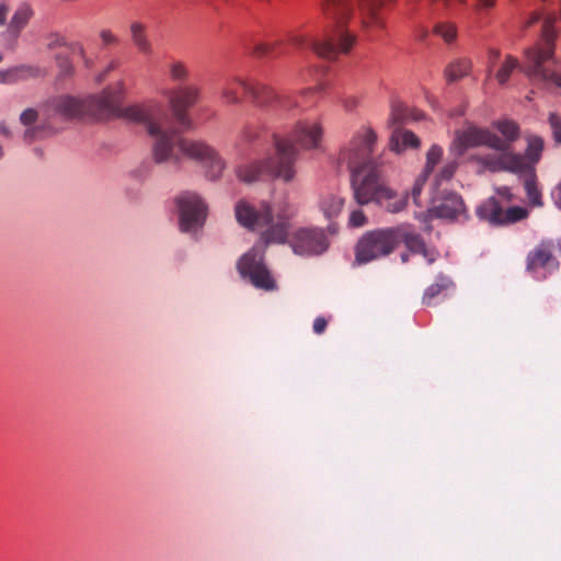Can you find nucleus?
Instances as JSON below:
<instances>
[{
    "instance_id": "f257e3e1",
    "label": "nucleus",
    "mask_w": 561,
    "mask_h": 561,
    "mask_svg": "<svg viewBox=\"0 0 561 561\" xmlns=\"http://www.w3.org/2000/svg\"><path fill=\"white\" fill-rule=\"evenodd\" d=\"M234 213L241 226L260 232L262 245H253L237 264L240 275L248 278L255 288L266 291L277 289L276 280L264 263V250L270 244L288 242L294 253L302 256L319 255L329 248V240L321 228L301 227L289 234L297 207L286 199L272 204L262 202L259 207L240 201Z\"/></svg>"
},
{
    "instance_id": "f03ea898",
    "label": "nucleus",
    "mask_w": 561,
    "mask_h": 561,
    "mask_svg": "<svg viewBox=\"0 0 561 561\" xmlns=\"http://www.w3.org/2000/svg\"><path fill=\"white\" fill-rule=\"evenodd\" d=\"M163 96L168 100L173 119L159 104L128 106L121 114L133 122L145 124L147 133L153 138L152 159L156 163L179 164L185 157L205 167L210 180L219 179L226 164L217 151L203 141L183 138L173 126L174 121L180 129L190 128L187 110L199 101V87L176 85L164 90Z\"/></svg>"
},
{
    "instance_id": "7ed1b4c3",
    "label": "nucleus",
    "mask_w": 561,
    "mask_h": 561,
    "mask_svg": "<svg viewBox=\"0 0 561 561\" xmlns=\"http://www.w3.org/2000/svg\"><path fill=\"white\" fill-rule=\"evenodd\" d=\"M392 0H327L323 12L328 20L323 41L307 39L296 35L291 43L309 46L319 57L333 60L339 54H347L353 47L355 31L360 27L367 35L374 30L383 28L381 9Z\"/></svg>"
},
{
    "instance_id": "20e7f679",
    "label": "nucleus",
    "mask_w": 561,
    "mask_h": 561,
    "mask_svg": "<svg viewBox=\"0 0 561 561\" xmlns=\"http://www.w3.org/2000/svg\"><path fill=\"white\" fill-rule=\"evenodd\" d=\"M376 141V133L370 127L363 126L339 154V164L346 165L351 172L354 198L359 205H382L383 201L394 197V191L385 183L380 165L373 158Z\"/></svg>"
},
{
    "instance_id": "39448f33",
    "label": "nucleus",
    "mask_w": 561,
    "mask_h": 561,
    "mask_svg": "<svg viewBox=\"0 0 561 561\" xmlns=\"http://www.w3.org/2000/svg\"><path fill=\"white\" fill-rule=\"evenodd\" d=\"M323 135L320 122L299 121L286 137L274 136L275 156L240 165L237 176L245 183L263 178H279L289 182L295 176L294 164L297 159L298 144L305 149L318 148Z\"/></svg>"
},
{
    "instance_id": "423d86ee",
    "label": "nucleus",
    "mask_w": 561,
    "mask_h": 561,
    "mask_svg": "<svg viewBox=\"0 0 561 561\" xmlns=\"http://www.w3.org/2000/svg\"><path fill=\"white\" fill-rule=\"evenodd\" d=\"M124 82L106 88L101 94L80 99L69 94L48 99L42 106V115L47 125L79 118L102 119L119 112V102L124 93Z\"/></svg>"
},
{
    "instance_id": "0eeeda50",
    "label": "nucleus",
    "mask_w": 561,
    "mask_h": 561,
    "mask_svg": "<svg viewBox=\"0 0 561 561\" xmlns=\"http://www.w3.org/2000/svg\"><path fill=\"white\" fill-rule=\"evenodd\" d=\"M399 231L394 227L364 233L355 247V262L366 264L389 255L398 247Z\"/></svg>"
},
{
    "instance_id": "6e6552de",
    "label": "nucleus",
    "mask_w": 561,
    "mask_h": 561,
    "mask_svg": "<svg viewBox=\"0 0 561 561\" xmlns=\"http://www.w3.org/2000/svg\"><path fill=\"white\" fill-rule=\"evenodd\" d=\"M546 47L541 50L531 48L526 51V73L542 82H552L561 88V76L556 71L558 60L554 57L553 34L545 30Z\"/></svg>"
},
{
    "instance_id": "1a4fd4ad",
    "label": "nucleus",
    "mask_w": 561,
    "mask_h": 561,
    "mask_svg": "<svg viewBox=\"0 0 561 561\" xmlns=\"http://www.w3.org/2000/svg\"><path fill=\"white\" fill-rule=\"evenodd\" d=\"M175 203L180 216V229L191 232L202 227L206 218V206L201 197L193 192H183Z\"/></svg>"
},
{
    "instance_id": "9d476101",
    "label": "nucleus",
    "mask_w": 561,
    "mask_h": 561,
    "mask_svg": "<svg viewBox=\"0 0 561 561\" xmlns=\"http://www.w3.org/2000/svg\"><path fill=\"white\" fill-rule=\"evenodd\" d=\"M477 215L480 219L491 225L502 226L515 224L527 218L528 210L519 206L503 209L496 198L490 197L477 208Z\"/></svg>"
},
{
    "instance_id": "9b49d317",
    "label": "nucleus",
    "mask_w": 561,
    "mask_h": 561,
    "mask_svg": "<svg viewBox=\"0 0 561 561\" xmlns=\"http://www.w3.org/2000/svg\"><path fill=\"white\" fill-rule=\"evenodd\" d=\"M249 95L257 106L262 107L291 111L299 106L290 95L277 94L272 88L261 82H250Z\"/></svg>"
},
{
    "instance_id": "f8f14e48",
    "label": "nucleus",
    "mask_w": 561,
    "mask_h": 561,
    "mask_svg": "<svg viewBox=\"0 0 561 561\" xmlns=\"http://www.w3.org/2000/svg\"><path fill=\"white\" fill-rule=\"evenodd\" d=\"M553 21H554V19H552V18H547L543 21L542 28H541V38L535 45H533L524 50V64L523 65L519 64L517 58H515L511 55L506 56L505 61L503 62V65L501 66V68L497 70V72L495 75V78L500 84H505L508 81L513 71L516 69H519L520 71H523L530 79V77L525 71V68L527 65L526 51L531 48H538L539 50H541L546 47V41H545V30L546 28H549L551 31V33L553 34V41L556 39L557 33L553 27ZM531 80L540 81L539 79H536V78H531Z\"/></svg>"
},
{
    "instance_id": "ddd939ff",
    "label": "nucleus",
    "mask_w": 561,
    "mask_h": 561,
    "mask_svg": "<svg viewBox=\"0 0 561 561\" xmlns=\"http://www.w3.org/2000/svg\"><path fill=\"white\" fill-rule=\"evenodd\" d=\"M456 140L461 147V151L478 146H488L495 150H505L507 148V141L502 140V138L486 129L477 127H468L462 131H458Z\"/></svg>"
},
{
    "instance_id": "4468645a",
    "label": "nucleus",
    "mask_w": 561,
    "mask_h": 561,
    "mask_svg": "<svg viewBox=\"0 0 561 561\" xmlns=\"http://www.w3.org/2000/svg\"><path fill=\"white\" fill-rule=\"evenodd\" d=\"M499 152L479 158V161L490 171H511L519 173L526 168L525 159L507 150H497Z\"/></svg>"
},
{
    "instance_id": "2eb2a0df",
    "label": "nucleus",
    "mask_w": 561,
    "mask_h": 561,
    "mask_svg": "<svg viewBox=\"0 0 561 561\" xmlns=\"http://www.w3.org/2000/svg\"><path fill=\"white\" fill-rule=\"evenodd\" d=\"M394 230L399 231L398 244L403 242L409 251L423 255L428 264H433L436 261L438 252L435 249H428L420 233L411 231L403 226L394 227Z\"/></svg>"
},
{
    "instance_id": "dca6fc26",
    "label": "nucleus",
    "mask_w": 561,
    "mask_h": 561,
    "mask_svg": "<svg viewBox=\"0 0 561 561\" xmlns=\"http://www.w3.org/2000/svg\"><path fill=\"white\" fill-rule=\"evenodd\" d=\"M432 202V211L439 218L454 219L465 211L463 201L456 193H446L442 196L435 193Z\"/></svg>"
},
{
    "instance_id": "f3484780",
    "label": "nucleus",
    "mask_w": 561,
    "mask_h": 561,
    "mask_svg": "<svg viewBox=\"0 0 561 561\" xmlns=\"http://www.w3.org/2000/svg\"><path fill=\"white\" fill-rule=\"evenodd\" d=\"M559 263L553 256L552 245L548 242L538 244L527 256V270L536 272L538 268L558 267Z\"/></svg>"
},
{
    "instance_id": "a211bd4d",
    "label": "nucleus",
    "mask_w": 561,
    "mask_h": 561,
    "mask_svg": "<svg viewBox=\"0 0 561 561\" xmlns=\"http://www.w3.org/2000/svg\"><path fill=\"white\" fill-rule=\"evenodd\" d=\"M250 82L240 77H232L225 81L221 88V98L227 104H239L242 101L241 92L249 94Z\"/></svg>"
},
{
    "instance_id": "6ab92c4d",
    "label": "nucleus",
    "mask_w": 561,
    "mask_h": 561,
    "mask_svg": "<svg viewBox=\"0 0 561 561\" xmlns=\"http://www.w3.org/2000/svg\"><path fill=\"white\" fill-rule=\"evenodd\" d=\"M130 41L138 53L149 56L153 53V45L149 38L147 25L140 21H134L129 25Z\"/></svg>"
},
{
    "instance_id": "aec40b11",
    "label": "nucleus",
    "mask_w": 561,
    "mask_h": 561,
    "mask_svg": "<svg viewBox=\"0 0 561 561\" xmlns=\"http://www.w3.org/2000/svg\"><path fill=\"white\" fill-rule=\"evenodd\" d=\"M420 146L419 137L410 130L396 129L390 138L389 148L392 151L400 152L407 148H417Z\"/></svg>"
},
{
    "instance_id": "412c9836",
    "label": "nucleus",
    "mask_w": 561,
    "mask_h": 561,
    "mask_svg": "<svg viewBox=\"0 0 561 561\" xmlns=\"http://www.w3.org/2000/svg\"><path fill=\"white\" fill-rule=\"evenodd\" d=\"M319 206L324 217L331 220L341 214L344 198L334 193H327L321 196Z\"/></svg>"
},
{
    "instance_id": "4be33fe9",
    "label": "nucleus",
    "mask_w": 561,
    "mask_h": 561,
    "mask_svg": "<svg viewBox=\"0 0 561 561\" xmlns=\"http://www.w3.org/2000/svg\"><path fill=\"white\" fill-rule=\"evenodd\" d=\"M524 188L528 204L533 207L543 206L542 194L537 184V178L534 170L525 172Z\"/></svg>"
},
{
    "instance_id": "5701e85b",
    "label": "nucleus",
    "mask_w": 561,
    "mask_h": 561,
    "mask_svg": "<svg viewBox=\"0 0 561 561\" xmlns=\"http://www.w3.org/2000/svg\"><path fill=\"white\" fill-rule=\"evenodd\" d=\"M167 69L169 79L172 82L178 83V85L186 84L190 79L191 71L188 65L181 59L172 58L168 62Z\"/></svg>"
},
{
    "instance_id": "b1692460",
    "label": "nucleus",
    "mask_w": 561,
    "mask_h": 561,
    "mask_svg": "<svg viewBox=\"0 0 561 561\" xmlns=\"http://www.w3.org/2000/svg\"><path fill=\"white\" fill-rule=\"evenodd\" d=\"M471 61L467 58H458L451 61L445 69L448 82H454L468 76L471 70Z\"/></svg>"
},
{
    "instance_id": "393cba45",
    "label": "nucleus",
    "mask_w": 561,
    "mask_h": 561,
    "mask_svg": "<svg viewBox=\"0 0 561 561\" xmlns=\"http://www.w3.org/2000/svg\"><path fill=\"white\" fill-rule=\"evenodd\" d=\"M32 16L33 10L28 5H21L11 18L9 31L14 35H19L20 32L27 25Z\"/></svg>"
},
{
    "instance_id": "a878e982",
    "label": "nucleus",
    "mask_w": 561,
    "mask_h": 561,
    "mask_svg": "<svg viewBox=\"0 0 561 561\" xmlns=\"http://www.w3.org/2000/svg\"><path fill=\"white\" fill-rule=\"evenodd\" d=\"M15 77L16 83L28 79H37L46 76V70L34 65H20L11 68V75Z\"/></svg>"
},
{
    "instance_id": "bb28decb",
    "label": "nucleus",
    "mask_w": 561,
    "mask_h": 561,
    "mask_svg": "<svg viewBox=\"0 0 561 561\" xmlns=\"http://www.w3.org/2000/svg\"><path fill=\"white\" fill-rule=\"evenodd\" d=\"M542 149L543 142L540 138H533L529 140L526 153L525 156H522L526 162V168L522 172H529V170H534L531 164L539 161Z\"/></svg>"
},
{
    "instance_id": "cd10ccee",
    "label": "nucleus",
    "mask_w": 561,
    "mask_h": 561,
    "mask_svg": "<svg viewBox=\"0 0 561 561\" xmlns=\"http://www.w3.org/2000/svg\"><path fill=\"white\" fill-rule=\"evenodd\" d=\"M453 285V282L445 275H438L436 282L428 286L424 293L423 301L431 305V301L438 296L443 290H446Z\"/></svg>"
},
{
    "instance_id": "c85d7f7f",
    "label": "nucleus",
    "mask_w": 561,
    "mask_h": 561,
    "mask_svg": "<svg viewBox=\"0 0 561 561\" xmlns=\"http://www.w3.org/2000/svg\"><path fill=\"white\" fill-rule=\"evenodd\" d=\"M42 43L46 50L54 51L68 46L66 36L58 31H48L42 35Z\"/></svg>"
},
{
    "instance_id": "c756f323",
    "label": "nucleus",
    "mask_w": 561,
    "mask_h": 561,
    "mask_svg": "<svg viewBox=\"0 0 561 561\" xmlns=\"http://www.w3.org/2000/svg\"><path fill=\"white\" fill-rule=\"evenodd\" d=\"M56 67L58 69L57 78L64 80L70 78L75 73V67L70 57L62 53H57L54 56Z\"/></svg>"
},
{
    "instance_id": "7c9ffc66",
    "label": "nucleus",
    "mask_w": 561,
    "mask_h": 561,
    "mask_svg": "<svg viewBox=\"0 0 561 561\" xmlns=\"http://www.w3.org/2000/svg\"><path fill=\"white\" fill-rule=\"evenodd\" d=\"M254 54L259 57H277L285 54V50L280 43H260L254 47Z\"/></svg>"
},
{
    "instance_id": "2f4dec72",
    "label": "nucleus",
    "mask_w": 561,
    "mask_h": 561,
    "mask_svg": "<svg viewBox=\"0 0 561 561\" xmlns=\"http://www.w3.org/2000/svg\"><path fill=\"white\" fill-rule=\"evenodd\" d=\"M500 133L505 137L503 140L507 141V150L510 149L511 142L518 138L519 128L511 121L499 122L496 125Z\"/></svg>"
},
{
    "instance_id": "473e14b6",
    "label": "nucleus",
    "mask_w": 561,
    "mask_h": 561,
    "mask_svg": "<svg viewBox=\"0 0 561 561\" xmlns=\"http://www.w3.org/2000/svg\"><path fill=\"white\" fill-rule=\"evenodd\" d=\"M410 117V110L401 102H393L391 105L390 121L394 124L404 123Z\"/></svg>"
},
{
    "instance_id": "72a5a7b5",
    "label": "nucleus",
    "mask_w": 561,
    "mask_h": 561,
    "mask_svg": "<svg viewBox=\"0 0 561 561\" xmlns=\"http://www.w3.org/2000/svg\"><path fill=\"white\" fill-rule=\"evenodd\" d=\"M443 157V148L438 145H433L426 153V163L423 173L430 175L435 165Z\"/></svg>"
},
{
    "instance_id": "f704fd0d",
    "label": "nucleus",
    "mask_w": 561,
    "mask_h": 561,
    "mask_svg": "<svg viewBox=\"0 0 561 561\" xmlns=\"http://www.w3.org/2000/svg\"><path fill=\"white\" fill-rule=\"evenodd\" d=\"M434 32L435 34L440 36L446 43H451L457 36L456 26L447 22L436 24L434 27Z\"/></svg>"
},
{
    "instance_id": "c9c22d12",
    "label": "nucleus",
    "mask_w": 561,
    "mask_h": 561,
    "mask_svg": "<svg viewBox=\"0 0 561 561\" xmlns=\"http://www.w3.org/2000/svg\"><path fill=\"white\" fill-rule=\"evenodd\" d=\"M457 168L458 163L456 160L446 162L439 173L436 175L434 186L436 187L444 181H449L455 174Z\"/></svg>"
},
{
    "instance_id": "e433bc0d",
    "label": "nucleus",
    "mask_w": 561,
    "mask_h": 561,
    "mask_svg": "<svg viewBox=\"0 0 561 561\" xmlns=\"http://www.w3.org/2000/svg\"><path fill=\"white\" fill-rule=\"evenodd\" d=\"M407 198V195L398 196L397 193L394 192V197L389 201H383V204L381 206H385L389 213L396 214L401 211L405 207Z\"/></svg>"
},
{
    "instance_id": "4c0bfd02",
    "label": "nucleus",
    "mask_w": 561,
    "mask_h": 561,
    "mask_svg": "<svg viewBox=\"0 0 561 561\" xmlns=\"http://www.w3.org/2000/svg\"><path fill=\"white\" fill-rule=\"evenodd\" d=\"M427 178L428 175L426 173H421L415 182H414V185L411 190V197L413 199V203L416 205V206H421V201H420V196H421V192L423 190V186L425 185L426 181H427Z\"/></svg>"
},
{
    "instance_id": "58836bf2",
    "label": "nucleus",
    "mask_w": 561,
    "mask_h": 561,
    "mask_svg": "<svg viewBox=\"0 0 561 561\" xmlns=\"http://www.w3.org/2000/svg\"><path fill=\"white\" fill-rule=\"evenodd\" d=\"M548 122L554 141L561 145V117L556 113H550Z\"/></svg>"
},
{
    "instance_id": "ea45409f",
    "label": "nucleus",
    "mask_w": 561,
    "mask_h": 561,
    "mask_svg": "<svg viewBox=\"0 0 561 561\" xmlns=\"http://www.w3.org/2000/svg\"><path fill=\"white\" fill-rule=\"evenodd\" d=\"M121 66V59L119 58H112L108 64L105 66V68L98 75L96 80L99 82H102L110 72L118 69Z\"/></svg>"
},
{
    "instance_id": "a19ab883",
    "label": "nucleus",
    "mask_w": 561,
    "mask_h": 561,
    "mask_svg": "<svg viewBox=\"0 0 561 561\" xmlns=\"http://www.w3.org/2000/svg\"><path fill=\"white\" fill-rule=\"evenodd\" d=\"M348 224L352 227H363L366 224V216L359 209L353 210L350 215Z\"/></svg>"
},
{
    "instance_id": "79ce46f5",
    "label": "nucleus",
    "mask_w": 561,
    "mask_h": 561,
    "mask_svg": "<svg viewBox=\"0 0 561 561\" xmlns=\"http://www.w3.org/2000/svg\"><path fill=\"white\" fill-rule=\"evenodd\" d=\"M100 37L104 46L117 45L119 42L118 37L110 30H102Z\"/></svg>"
},
{
    "instance_id": "37998d69",
    "label": "nucleus",
    "mask_w": 561,
    "mask_h": 561,
    "mask_svg": "<svg viewBox=\"0 0 561 561\" xmlns=\"http://www.w3.org/2000/svg\"><path fill=\"white\" fill-rule=\"evenodd\" d=\"M37 111L34 108H26L22 112L20 121L23 125H32L37 118Z\"/></svg>"
},
{
    "instance_id": "c03bdc74",
    "label": "nucleus",
    "mask_w": 561,
    "mask_h": 561,
    "mask_svg": "<svg viewBox=\"0 0 561 561\" xmlns=\"http://www.w3.org/2000/svg\"><path fill=\"white\" fill-rule=\"evenodd\" d=\"M327 327H328V320L324 317H317L313 321L312 329H313V332L319 335V334H322L327 330Z\"/></svg>"
},
{
    "instance_id": "a18cd8bd",
    "label": "nucleus",
    "mask_w": 561,
    "mask_h": 561,
    "mask_svg": "<svg viewBox=\"0 0 561 561\" xmlns=\"http://www.w3.org/2000/svg\"><path fill=\"white\" fill-rule=\"evenodd\" d=\"M496 193L505 202H512L514 199V194L508 186L497 187Z\"/></svg>"
},
{
    "instance_id": "49530a36",
    "label": "nucleus",
    "mask_w": 561,
    "mask_h": 561,
    "mask_svg": "<svg viewBox=\"0 0 561 561\" xmlns=\"http://www.w3.org/2000/svg\"><path fill=\"white\" fill-rule=\"evenodd\" d=\"M358 103L359 100L356 96H346L342 101L343 107L348 112L355 110L358 106Z\"/></svg>"
},
{
    "instance_id": "de8ad7c7",
    "label": "nucleus",
    "mask_w": 561,
    "mask_h": 561,
    "mask_svg": "<svg viewBox=\"0 0 561 561\" xmlns=\"http://www.w3.org/2000/svg\"><path fill=\"white\" fill-rule=\"evenodd\" d=\"M67 48L70 49L73 54H77L79 57H84L85 49L81 43H79V42L68 43Z\"/></svg>"
},
{
    "instance_id": "09e8293b",
    "label": "nucleus",
    "mask_w": 561,
    "mask_h": 561,
    "mask_svg": "<svg viewBox=\"0 0 561 561\" xmlns=\"http://www.w3.org/2000/svg\"><path fill=\"white\" fill-rule=\"evenodd\" d=\"M0 82L7 84L16 83L15 77L11 75V68L8 70L0 71Z\"/></svg>"
},
{
    "instance_id": "8fccbe9b",
    "label": "nucleus",
    "mask_w": 561,
    "mask_h": 561,
    "mask_svg": "<svg viewBox=\"0 0 561 561\" xmlns=\"http://www.w3.org/2000/svg\"><path fill=\"white\" fill-rule=\"evenodd\" d=\"M551 198L558 208H561V181L551 191Z\"/></svg>"
},
{
    "instance_id": "3c124183",
    "label": "nucleus",
    "mask_w": 561,
    "mask_h": 561,
    "mask_svg": "<svg viewBox=\"0 0 561 561\" xmlns=\"http://www.w3.org/2000/svg\"><path fill=\"white\" fill-rule=\"evenodd\" d=\"M500 55L501 54H500L499 49L491 48L489 50V67L490 68L494 67L495 62L500 58Z\"/></svg>"
},
{
    "instance_id": "603ef678",
    "label": "nucleus",
    "mask_w": 561,
    "mask_h": 561,
    "mask_svg": "<svg viewBox=\"0 0 561 561\" xmlns=\"http://www.w3.org/2000/svg\"><path fill=\"white\" fill-rule=\"evenodd\" d=\"M476 1H477V7L479 9L492 8L495 3V0H476Z\"/></svg>"
},
{
    "instance_id": "864d4df0",
    "label": "nucleus",
    "mask_w": 561,
    "mask_h": 561,
    "mask_svg": "<svg viewBox=\"0 0 561 561\" xmlns=\"http://www.w3.org/2000/svg\"><path fill=\"white\" fill-rule=\"evenodd\" d=\"M540 19L541 14L539 12H533L529 20L526 22V26H530L534 23H537L538 21H540Z\"/></svg>"
},
{
    "instance_id": "5fc2aeb1",
    "label": "nucleus",
    "mask_w": 561,
    "mask_h": 561,
    "mask_svg": "<svg viewBox=\"0 0 561 561\" xmlns=\"http://www.w3.org/2000/svg\"><path fill=\"white\" fill-rule=\"evenodd\" d=\"M321 90H322V87H320V85L314 87V88H308V89L304 90L302 96L314 95V94L319 93Z\"/></svg>"
},
{
    "instance_id": "6e6d98bb",
    "label": "nucleus",
    "mask_w": 561,
    "mask_h": 561,
    "mask_svg": "<svg viewBox=\"0 0 561 561\" xmlns=\"http://www.w3.org/2000/svg\"><path fill=\"white\" fill-rule=\"evenodd\" d=\"M36 130L34 128H28L24 133V138L28 141H32L36 137Z\"/></svg>"
},
{
    "instance_id": "4d7b16f0",
    "label": "nucleus",
    "mask_w": 561,
    "mask_h": 561,
    "mask_svg": "<svg viewBox=\"0 0 561 561\" xmlns=\"http://www.w3.org/2000/svg\"><path fill=\"white\" fill-rule=\"evenodd\" d=\"M82 59V62L87 69H91L94 65L93 60L87 56V53L84 54V57H80Z\"/></svg>"
},
{
    "instance_id": "13d9d810",
    "label": "nucleus",
    "mask_w": 561,
    "mask_h": 561,
    "mask_svg": "<svg viewBox=\"0 0 561 561\" xmlns=\"http://www.w3.org/2000/svg\"><path fill=\"white\" fill-rule=\"evenodd\" d=\"M7 20V8L0 7V25H4Z\"/></svg>"
},
{
    "instance_id": "bf43d9fd",
    "label": "nucleus",
    "mask_w": 561,
    "mask_h": 561,
    "mask_svg": "<svg viewBox=\"0 0 561 561\" xmlns=\"http://www.w3.org/2000/svg\"><path fill=\"white\" fill-rule=\"evenodd\" d=\"M0 133L7 137L10 136V131L4 123H0Z\"/></svg>"
},
{
    "instance_id": "052dcab7",
    "label": "nucleus",
    "mask_w": 561,
    "mask_h": 561,
    "mask_svg": "<svg viewBox=\"0 0 561 561\" xmlns=\"http://www.w3.org/2000/svg\"><path fill=\"white\" fill-rule=\"evenodd\" d=\"M408 260H409V255H408L407 253H402V254H401V261H402L403 263H405V262H408Z\"/></svg>"
},
{
    "instance_id": "680f3d73",
    "label": "nucleus",
    "mask_w": 561,
    "mask_h": 561,
    "mask_svg": "<svg viewBox=\"0 0 561 561\" xmlns=\"http://www.w3.org/2000/svg\"><path fill=\"white\" fill-rule=\"evenodd\" d=\"M3 157V149L2 147L0 146V159Z\"/></svg>"
},
{
    "instance_id": "e2e57ef3",
    "label": "nucleus",
    "mask_w": 561,
    "mask_h": 561,
    "mask_svg": "<svg viewBox=\"0 0 561 561\" xmlns=\"http://www.w3.org/2000/svg\"><path fill=\"white\" fill-rule=\"evenodd\" d=\"M225 3H229L231 0H221Z\"/></svg>"
},
{
    "instance_id": "0e129e2a",
    "label": "nucleus",
    "mask_w": 561,
    "mask_h": 561,
    "mask_svg": "<svg viewBox=\"0 0 561 561\" xmlns=\"http://www.w3.org/2000/svg\"><path fill=\"white\" fill-rule=\"evenodd\" d=\"M2 61V55L0 54V62Z\"/></svg>"
}]
</instances>
